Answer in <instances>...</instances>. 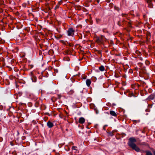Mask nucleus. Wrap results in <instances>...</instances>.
<instances>
[{
    "label": "nucleus",
    "instance_id": "8",
    "mask_svg": "<svg viewBox=\"0 0 155 155\" xmlns=\"http://www.w3.org/2000/svg\"><path fill=\"white\" fill-rule=\"evenodd\" d=\"M154 95L153 94H151L148 97L147 99H146V100H153L154 99Z\"/></svg>",
    "mask_w": 155,
    "mask_h": 155
},
{
    "label": "nucleus",
    "instance_id": "22",
    "mask_svg": "<svg viewBox=\"0 0 155 155\" xmlns=\"http://www.w3.org/2000/svg\"><path fill=\"white\" fill-rule=\"evenodd\" d=\"M105 127H104H104H103V129H104V130H106V129H105Z\"/></svg>",
    "mask_w": 155,
    "mask_h": 155
},
{
    "label": "nucleus",
    "instance_id": "18",
    "mask_svg": "<svg viewBox=\"0 0 155 155\" xmlns=\"http://www.w3.org/2000/svg\"><path fill=\"white\" fill-rule=\"evenodd\" d=\"M109 134L111 136H113V134L112 133H111V132H110L109 133Z\"/></svg>",
    "mask_w": 155,
    "mask_h": 155
},
{
    "label": "nucleus",
    "instance_id": "3",
    "mask_svg": "<svg viewBox=\"0 0 155 155\" xmlns=\"http://www.w3.org/2000/svg\"><path fill=\"white\" fill-rule=\"evenodd\" d=\"M152 0H147V1L148 5V7L150 8H152L153 7Z\"/></svg>",
    "mask_w": 155,
    "mask_h": 155
},
{
    "label": "nucleus",
    "instance_id": "7",
    "mask_svg": "<svg viewBox=\"0 0 155 155\" xmlns=\"http://www.w3.org/2000/svg\"><path fill=\"white\" fill-rule=\"evenodd\" d=\"M86 85L88 86L89 87L91 84V81L90 79H87L86 81Z\"/></svg>",
    "mask_w": 155,
    "mask_h": 155
},
{
    "label": "nucleus",
    "instance_id": "26",
    "mask_svg": "<svg viewBox=\"0 0 155 155\" xmlns=\"http://www.w3.org/2000/svg\"><path fill=\"white\" fill-rule=\"evenodd\" d=\"M146 77L148 75V74H147L146 73Z\"/></svg>",
    "mask_w": 155,
    "mask_h": 155
},
{
    "label": "nucleus",
    "instance_id": "4",
    "mask_svg": "<svg viewBox=\"0 0 155 155\" xmlns=\"http://www.w3.org/2000/svg\"><path fill=\"white\" fill-rule=\"evenodd\" d=\"M47 126L48 128H51L54 126V124H53L50 121H48L47 123Z\"/></svg>",
    "mask_w": 155,
    "mask_h": 155
},
{
    "label": "nucleus",
    "instance_id": "29",
    "mask_svg": "<svg viewBox=\"0 0 155 155\" xmlns=\"http://www.w3.org/2000/svg\"><path fill=\"white\" fill-rule=\"evenodd\" d=\"M2 109L0 108V110H2Z\"/></svg>",
    "mask_w": 155,
    "mask_h": 155
},
{
    "label": "nucleus",
    "instance_id": "25",
    "mask_svg": "<svg viewBox=\"0 0 155 155\" xmlns=\"http://www.w3.org/2000/svg\"><path fill=\"white\" fill-rule=\"evenodd\" d=\"M107 126V125H105L104 126V127H106Z\"/></svg>",
    "mask_w": 155,
    "mask_h": 155
},
{
    "label": "nucleus",
    "instance_id": "27",
    "mask_svg": "<svg viewBox=\"0 0 155 155\" xmlns=\"http://www.w3.org/2000/svg\"><path fill=\"white\" fill-rule=\"evenodd\" d=\"M102 78L101 77H101H100V79H101V78Z\"/></svg>",
    "mask_w": 155,
    "mask_h": 155
},
{
    "label": "nucleus",
    "instance_id": "6",
    "mask_svg": "<svg viewBox=\"0 0 155 155\" xmlns=\"http://www.w3.org/2000/svg\"><path fill=\"white\" fill-rule=\"evenodd\" d=\"M31 80H32V82H35L37 81L36 77L34 75H32L31 78Z\"/></svg>",
    "mask_w": 155,
    "mask_h": 155
},
{
    "label": "nucleus",
    "instance_id": "5",
    "mask_svg": "<svg viewBox=\"0 0 155 155\" xmlns=\"http://www.w3.org/2000/svg\"><path fill=\"white\" fill-rule=\"evenodd\" d=\"M85 122V119L84 117H81L79 120V122L81 124H83Z\"/></svg>",
    "mask_w": 155,
    "mask_h": 155
},
{
    "label": "nucleus",
    "instance_id": "15",
    "mask_svg": "<svg viewBox=\"0 0 155 155\" xmlns=\"http://www.w3.org/2000/svg\"><path fill=\"white\" fill-rule=\"evenodd\" d=\"M140 94L142 96H144V93L143 91H140Z\"/></svg>",
    "mask_w": 155,
    "mask_h": 155
},
{
    "label": "nucleus",
    "instance_id": "17",
    "mask_svg": "<svg viewBox=\"0 0 155 155\" xmlns=\"http://www.w3.org/2000/svg\"><path fill=\"white\" fill-rule=\"evenodd\" d=\"M72 149H73V150H76V147H75V146H73L72 147Z\"/></svg>",
    "mask_w": 155,
    "mask_h": 155
},
{
    "label": "nucleus",
    "instance_id": "21",
    "mask_svg": "<svg viewBox=\"0 0 155 155\" xmlns=\"http://www.w3.org/2000/svg\"><path fill=\"white\" fill-rule=\"evenodd\" d=\"M97 2L99 3L100 2V0H97Z\"/></svg>",
    "mask_w": 155,
    "mask_h": 155
},
{
    "label": "nucleus",
    "instance_id": "1",
    "mask_svg": "<svg viewBox=\"0 0 155 155\" xmlns=\"http://www.w3.org/2000/svg\"><path fill=\"white\" fill-rule=\"evenodd\" d=\"M136 142L137 140L135 138L131 137L129 138L128 144L129 146L132 148V149L135 150L137 152H139L140 151V149L134 143Z\"/></svg>",
    "mask_w": 155,
    "mask_h": 155
},
{
    "label": "nucleus",
    "instance_id": "24",
    "mask_svg": "<svg viewBox=\"0 0 155 155\" xmlns=\"http://www.w3.org/2000/svg\"><path fill=\"white\" fill-rule=\"evenodd\" d=\"M153 155H155V150L153 151Z\"/></svg>",
    "mask_w": 155,
    "mask_h": 155
},
{
    "label": "nucleus",
    "instance_id": "16",
    "mask_svg": "<svg viewBox=\"0 0 155 155\" xmlns=\"http://www.w3.org/2000/svg\"><path fill=\"white\" fill-rule=\"evenodd\" d=\"M149 64V61L147 60H146V65H148Z\"/></svg>",
    "mask_w": 155,
    "mask_h": 155
},
{
    "label": "nucleus",
    "instance_id": "28",
    "mask_svg": "<svg viewBox=\"0 0 155 155\" xmlns=\"http://www.w3.org/2000/svg\"><path fill=\"white\" fill-rule=\"evenodd\" d=\"M113 105H116V104H113Z\"/></svg>",
    "mask_w": 155,
    "mask_h": 155
},
{
    "label": "nucleus",
    "instance_id": "14",
    "mask_svg": "<svg viewBox=\"0 0 155 155\" xmlns=\"http://www.w3.org/2000/svg\"><path fill=\"white\" fill-rule=\"evenodd\" d=\"M97 80V78L95 77H92V80L93 81L95 82Z\"/></svg>",
    "mask_w": 155,
    "mask_h": 155
},
{
    "label": "nucleus",
    "instance_id": "23",
    "mask_svg": "<svg viewBox=\"0 0 155 155\" xmlns=\"http://www.w3.org/2000/svg\"><path fill=\"white\" fill-rule=\"evenodd\" d=\"M146 112H147V111L149 112L150 111V110H147V109H146Z\"/></svg>",
    "mask_w": 155,
    "mask_h": 155
},
{
    "label": "nucleus",
    "instance_id": "11",
    "mask_svg": "<svg viewBox=\"0 0 155 155\" xmlns=\"http://www.w3.org/2000/svg\"><path fill=\"white\" fill-rule=\"evenodd\" d=\"M146 155H153V154L150 151H146Z\"/></svg>",
    "mask_w": 155,
    "mask_h": 155
},
{
    "label": "nucleus",
    "instance_id": "20",
    "mask_svg": "<svg viewBox=\"0 0 155 155\" xmlns=\"http://www.w3.org/2000/svg\"><path fill=\"white\" fill-rule=\"evenodd\" d=\"M2 141V138H0V142H1Z\"/></svg>",
    "mask_w": 155,
    "mask_h": 155
},
{
    "label": "nucleus",
    "instance_id": "13",
    "mask_svg": "<svg viewBox=\"0 0 155 155\" xmlns=\"http://www.w3.org/2000/svg\"><path fill=\"white\" fill-rule=\"evenodd\" d=\"M150 32H147V34L146 33V39H148V36L149 35L150 36Z\"/></svg>",
    "mask_w": 155,
    "mask_h": 155
},
{
    "label": "nucleus",
    "instance_id": "12",
    "mask_svg": "<svg viewBox=\"0 0 155 155\" xmlns=\"http://www.w3.org/2000/svg\"><path fill=\"white\" fill-rule=\"evenodd\" d=\"M94 110L95 111V113L96 114H98L99 113V111L97 109V108L95 107H94Z\"/></svg>",
    "mask_w": 155,
    "mask_h": 155
},
{
    "label": "nucleus",
    "instance_id": "2",
    "mask_svg": "<svg viewBox=\"0 0 155 155\" xmlns=\"http://www.w3.org/2000/svg\"><path fill=\"white\" fill-rule=\"evenodd\" d=\"M74 30L72 28H69L67 31L68 35V36H72L74 35Z\"/></svg>",
    "mask_w": 155,
    "mask_h": 155
},
{
    "label": "nucleus",
    "instance_id": "10",
    "mask_svg": "<svg viewBox=\"0 0 155 155\" xmlns=\"http://www.w3.org/2000/svg\"><path fill=\"white\" fill-rule=\"evenodd\" d=\"M110 114L114 116H116L117 115L115 111L113 110H111L110 111Z\"/></svg>",
    "mask_w": 155,
    "mask_h": 155
},
{
    "label": "nucleus",
    "instance_id": "30",
    "mask_svg": "<svg viewBox=\"0 0 155 155\" xmlns=\"http://www.w3.org/2000/svg\"><path fill=\"white\" fill-rule=\"evenodd\" d=\"M147 78H146V80H147Z\"/></svg>",
    "mask_w": 155,
    "mask_h": 155
},
{
    "label": "nucleus",
    "instance_id": "19",
    "mask_svg": "<svg viewBox=\"0 0 155 155\" xmlns=\"http://www.w3.org/2000/svg\"><path fill=\"white\" fill-rule=\"evenodd\" d=\"M96 71L97 72H98V73H100V71L99 70H96Z\"/></svg>",
    "mask_w": 155,
    "mask_h": 155
},
{
    "label": "nucleus",
    "instance_id": "9",
    "mask_svg": "<svg viewBox=\"0 0 155 155\" xmlns=\"http://www.w3.org/2000/svg\"><path fill=\"white\" fill-rule=\"evenodd\" d=\"M99 69L101 71H103L105 70V68L103 65H101L100 67H99Z\"/></svg>",
    "mask_w": 155,
    "mask_h": 155
}]
</instances>
